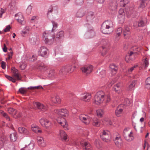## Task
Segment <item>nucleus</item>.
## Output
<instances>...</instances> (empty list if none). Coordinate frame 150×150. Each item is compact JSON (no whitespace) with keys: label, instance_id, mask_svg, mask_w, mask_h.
<instances>
[{"label":"nucleus","instance_id":"47","mask_svg":"<svg viewBox=\"0 0 150 150\" xmlns=\"http://www.w3.org/2000/svg\"><path fill=\"white\" fill-rule=\"evenodd\" d=\"M130 103V101L128 98H126L124 100V103L122 104L123 105V107L125 108V105L128 106L129 105Z\"/></svg>","mask_w":150,"mask_h":150},{"label":"nucleus","instance_id":"42","mask_svg":"<svg viewBox=\"0 0 150 150\" xmlns=\"http://www.w3.org/2000/svg\"><path fill=\"white\" fill-rule=\"evenodd\" d=\"M30 28L29 26H27L24 28V29L21 31V34L24 36V35L27 34L29 31Z\"/></svg>","mask_w":150,"mask_h":150},{"label":"nucleus","instance_id":"30","mask_svg":"<svg viewBox=\"0 0 150 150\" xmlns=\"http://www.w3.org/2000/svg\"><path fill=\"white\" fill-rule=\"evenodd\" d=\"M134 52H133L131 51L129 53V55L126 56L125 59L126 62L127 63L129 62V61L130 60H133V59L131 57L132 56L134 57Z\"/></svg>","mask_w":150,"mask_h":150},{"label":"nucleus","instance_id":"32","mask_svg":"<svg viewBox=\"0 0 150 150\" xmlns=\"http://www.w3.org/2000/svg\"><path fill=\"white\" fill-rule=\"evenodd\" d=\"M5 150H16L15 146L13 144H8L4 146Z\"/></svg>","mask_w":150,"mask_h":150},{"label":"nucleus","instance_id":"5","mask_svg":"<svg viewBox=\"0 0 150 150\" xmlns=\"http://www.w3.org/2000/svg\"><path fill=\"white\" fill-rule=\"evenodd\" d=\"M76 66L74 65L68 64L63 66L59 71L60 74H65L67 73H71L73 72L75 69Z\"/></svg>","mask_w":150,"mask_h":150},{"label":"nucleus","instance_id":"16","mask_svg":"<svg viewBox=\"0 0 150 150\" xmlns=\"http://www.w3.org/2000/svg\"><path fill=\"white\" fill-rule=\"evenodd\" d=\"M124 108H125L123 107V105L122 104L119 105L115 110L116 115L118 117H120L122 113L123 110Z\"/></svg>","mask_w":150,"mask_h":150},{"label":"nucleus","instance_id":"13","mask_svg":"<svg viewBox=\"0 0 150 150\" xmlns=\"http://www.w3.org/2000/svg\"><path fill=\"white\" fill-rule=\"evenodd\" d=\"M93 68V67L91 65L86 66L83 67L81 69L82 72L86 74L91 73Z\"/></svg>","mask_w":150,"mask_h":150},{"label":"nucleus","instance_id":"54","mask_svg":"<svg viewBox=\"0 0 150 150\" xmlns=\"http://www.w3.org/2000/svg\"><path fill=\"white\" fill-rule=\"evenodd\" d=\"M143 65L145 68H147L149 64L148 59L146 58L144 61Z\"/></svg>","mask_w":150,"mask_h":150},{"label":"nucleus","instance_id":"57","mask_svg":"<svg viewBox=\"0 0 150 150\" xmlns=\"http://www.w3.org/2000/svg\"><path fill=\"white\" fill-rule=\"evenodd\" d=\"M38 127L32 126V130L35 133H37V129H38Z\"/></svg>","mask_w":150,"mask_h":150},{"label":"nucleus","instance_id":"3","mask_svg":"<svg viewBox=\"0 0 150 150\" xmlns=\"http://www.w3.org/2000/svg\"><path fill=\"white\" fill-rule=\"evenodd\" d=\"M105 98L106 99V103H108L110 101V99L108 94H105L102 91H99L95 96L93 102L97 105L100 104L103 102Z\"/></svg>","mask_w":150,"mask_h":150},{"label":"nucleus","instance_id":"50","mask_svg":"<svg viewBox=\"0 0 150 150\" xmlns=\"http://www.w3.org/2000/svg\"><path fill=\"white\" fill-rule=\"evenodd\" d=\"M120 84L118 83L115 85L113 88V89L116 92H117V93H118L119 92H118V91L120 89Z\"/></svg>","mask_w":150,"mask_h":150},{"label":"nucleus","instance_id":"6","mask_svg":"<svg viewBox=\"0 0 150 150\" xmlns=\"http://www.w3.org/2000/svg\"><path fill=\"white\" fill-rule=\"evenodd\" d=\"M73 144L76 146H79L80 145H81L83 150H92L91 145L86 141L83 140L80 142H79L77 141H74Z\"/></svg>","mask_w":150,"mask_h":150},{"label":"nucleus","instance_id":"25","mask_svg":"<svg viewBox=\"0 0 150 150\" xmlns=\"http://www.w3.org/2000/svg\"><path fill=\"white\" fill-rule=\"evenodd\" d=\"M37 141L38 145L40 146L44 147L46 146V143L42 137H37Z\"/></svg>","mask_w":150,"mask_h":150},{"label":"nucleus","instance_id":"61","mask_svg":"<svg viewBox=\"0 0 150 150\" xmlns=\"http://www.w3.org/2000/svg\"><path fill=\"white\" fill-rule=\"evenodd\" d=\"M137 12L134 10H133L132 12H131L130 13V15L132 17H134L136 15Z\"/></svg>","mask_w":150,"mask_h":150},{"label":"nucleus","instance_id":"34","mask_svg":"<svg viewBox=\"0 0 150 150\" xmlns=\"http://www.w3.org/2000/svg\"><path fill=\"white\" fill-rule=\"evenodd\" d=\"M38 69L40 71H45L47 69V68L43 63H41L38 64Z\"/></svg>","mask_w":150,"mask_h":150},{"label":"nucleus","instance_id":"44","mask_svg":"<svg viewBox=\"0 0 150 150\" xmlns=\"http://www.w3.org/2000/svg\"><path fill=\"white\" fill-rule=\"evenodd\" d=\"M146 87L148 89H150V77L147 78L145 81Z\"/></svg>","mask_w":150,"mask_h":150},{"label":"nucleus","instance_id":"12","mask_svg":"<svg viewBox=\"0 0 150 150\" xmlns=\"http://www.w3.org/2000/svg\"><path fill=\"white\" fill-rule=\"evenodd\" d=\"M18 3L16 1L12 0L8 6V8L10 11L14 12L17 8Z\"/></svg>","mask_w":150,"mask_h":150},{"label":"nucleus","instance_id":"14","mask_svg":"<svg viewBox=\"0 0 150 150\" xmlns=\"http://www.w3.org/2000/svg\"><path fill=\"white\" fill-rule=\"evenodd\" d=\"M9 113L13 115L15 118H17L21 117V113H19L18 115H16L17 113V110L12 108H10L8 109Z\"/></svg>","mask_w":150,"mask_h":150},{"label":"nucleus","instance_id":"49","mask_svg":"<svg viewBox=\"0 0 150 150\" xmlns=\"http://www.w3.org/2000/svg\"><path fill=\"white\" fill-rule=\"evenodd\" d=\"M84 0H75V4L76 5L81 6L84 2Z\"/></svg>","mask_w":150,"mask_h":150},{"label":"nucleus","instance_id":"58","mask_svg":"<svg viewBox=\"0 0 150 150\" xmlns=\"http://www.w3.org/2000/svg\"><path fill=\"white\" fill-rule=\"evenodd\" d=\"M122 32V28L121 27L118 28L117 31V34L121 35Z\"/></svg>","mask_w":150,"mask_h":150},{"label":"nucleus","instance_id":"51","mask_svg":"<svg viewBox=\"0 0 150 150\" xmlns=\"http://www.w3.org/2000/svg\"><path fill=\"white\" fill-rule=\"evenodd\" d=\"M1 115L6 118L7 120H8L9 121L10 120V119L8 115L6 113L4 112V111H2L1 112Z\"/></svg>","mask_w":150,"mask_h":150},{"label":"nucleus","instance_id":"18","mask_svg":"<svg viewBox=\"0 0 150 150\" xmlns=\"http://www.w3.org/2000/svg\"><path fill=\"white\" fill-rule=\"evenodd\" d=\"M35 104L36 105L37 107L38 110L43 112L45 111L47 109V106L44 105L39 102H35Z\"/></svg>","mask_w":150,"mask_h":150},{"label":"nucleus","instance_id":"62","mask_svg":"<svg viewBox=\"0 0 150 150\" xmlns=\"http://www.w3.org/2000/svg\"><path fill=\"white\" fill-rule=\"evenodd\" d=\"M120 34H116V35H115V40L116 41H117L119 40L120 39Z\"/></svg>","mask_w":150,"mask_h":150},{"label":"nucleus","instance_id":"43","mask_svg":"<svg viewBox=\"0 0 150 150\" xmlns=\"http://www.w3.org/2000/svg\"><path fill=\"white\" fill-rule=\"evenodd\" d=\"M149 0H142L139 7L142 8H144L147 4V1H149Z\"/></svg>","mask_w":150,"mask_h":150},{"label":"nucleus","instance_id":"39","mask_svg":"<svg viewBox=\"0 0 150 150\" xmlns=\"http://www.w3.org/2000/svg\"><path fill=\"white\" fill-rule=\"evenodd\" d=\"M11 140L13 142L16 141L17 138V133L16 132L13 133L11 134L10 136Z\"/></svg>","mask_w":150,"mask_h":150},{"label":"nucleus","instance_id":"4","mask_svg":"<svg viewBox=\"0 0 150 150\" xmlns=\"http://www.w3.org/2000/svg\"><path fill=\"white\" fill-rule=\"evenodd\" d=\"M113 25L111 21L108 20L105 21L101 25V32L104 34H110L113 31Z\"/></svg>","mask_w":150,"mask_h":150},{"label":"nucleus","instance_id":"59","mask_svg":"<svg viewBox=\"0 0 150 150\" xmlns=\"http://www.w3.org/2000/svg\"><path fill=\"white\" fill-rule=\"evenodd\" d=\"M54 71L53 70H51L49 72L48 76L49 77H51L54 76Z\"/></svg>","mask_w":150,"mask_h":150},{"label":"nucleus","instance_id":"52","mask_svg":"<svg viewBox=\"0 0 150 150\" xmlns=\"http://www.w3.org/2000/svg\"><path fill=\"white\" fill-rule=\"evenodd\" d=\"M129 2L128 1L126 0H120V4L122 5V6L123 7H125L126 5Z\"/></svg>","mask_w":150,"mask_h":150},{"label":"nucleus","instance_id":"29","mask_svg":"<svg viewBox=\"0 0 150 150\" xmlns=\"http://www.w3.org/2000/svg\"><path fill=\"white\" fill-rule=\"evenodd\" d=\"M85 11L82 9H79L76 12V17L81 18L85 14Z\"/></svg>","mask_w":150,"mask_h":150},{"label":"nucleus","instance_id":"53","mask_svg":"<svg viewBox=\"0 0 150 150\" xmlns=\"http://www.w3.org/2000/svg\"><path fill=\"white\" fill-rule=\"evenodd\" d=\"M32 9V6L30 5H29L26 11V13L27 14L29 15L31 13Z\"/></svg>","mask_w":150,"mask_h":150},{"label":"nucleus","instance_id":"9","mask_svg":"<svg viewBox=\"0 0 150 150\" xmlns=\"http://www.w3.org/2000/svg\"><path fill=\"white\" fill-rule=\"evenodd\" d=\"M48 50L44 46L41 47L38 50V54L42 57L46 58L48 56Z\"/></svg>","mask_w":150,"mask_h":150},{"label":"nucleus","instance_id":"1","mask_svg":"<svg viewBox=\"0 0 150 150\" xmlns=\"http://www.w3.org/2000/svg\"><path fill=\"white\" fill-rule=\"evenodd\" d=\"M51 22L53 27L52 30H46L43 33L42 38L46 44L50 45L53 43L55 38V30L57 28L58 25L57 22L54 21H52Z\"/></svg>","mask_w":150,"mask_h":150},{"label":"nucleus","instance_id":"17","mask_svg":"<svg viewBox=\"0 0 150 150\" xmlns=\"http://www.w3.org/2000/svg\"><path fill=\"white\" fill-rule=\"evenodd\" d=\"M91 98V95L89 93H84L80 95V99L86 102H88Z\"/></svg>","mask_w":150,"mask_h":150},{"label":"nucleus","instance_id":"46","mask_svg":"<svg viewBox=\"0 0 150 150\" xmlns=\"http://www.w3.org/2000/svg\"><path fill=\"white\" fill-rule=\"evenodd\" d=\"M125 139L128 141H130L133 140L134 137L132 135L129 134L127 136H125Z\"/></svg>","mask_w":150,"mask_h":150},{"label":"nucleus","instance_id":"20","mask_svg":"<svg viewBox=\"0 0 150 150\" xmlns=\"http://www.w3.org/2000/svg\"><path fill=\"white\" fill-rule=\"evenodd\" d=\"M108 131L104 130L102 132V134L100 136L101 138L103 141L108 143L110 142V140L107 138L108 136Z\"/></svg>","mask_w":150,"mask_h":150},{"label":"nucleus","instance_id":"33","mask_svg":"<svg viewBox=\"0 0 150 150\" xmlns=\"http://www.w3.org/2000/svg\"><path fill=\"white\" fill-rule=\"evenodd\" d=\"M50 13H57V7L54 6L52 8H50L48 9V11L47 13L48 17L50 15Z\"/></svg>","mask_w":150,"mask_h":150},{"label":"nucleus","instance_id":"31","mask_svg":"<svg viewBox=\"0 0 150 150\" xmlns=\"http://www.w3.org/2000/svg\"><path fill=\"white\" fill-rule=\"evenodd\" d=\"M7 141L6 139L0 137V148H2L3 147L4 148V146L8 144Z\"/></svg>","mask_w":150,"mask_h":150},{"label":"nucleus","instance_id":"11","mask_svg":"<svg viewBox=\"0 0 150 150\" xmlns=\"http://www.w3.org/2000/svg\"><path fill=\"white\" fill-rule=\"evenodd\" d=\"M40 122L42 126L46 128L49 127L52 125L50 121L44 118L41 119L40 120Z\"/></svg>","mask_w":150,"mask_h":150},{"label":"nucleus","instance_id":"60","mask_svg":"<svg viewBox=\"0 0 150 150\" xmlns=\"http://www.w3.org/2000/svg\"><path fill=\"white\" fill-rule=\"evenodd\" d=\"M11 28L10 26L8 25L6 26V28L4 29V32L9 31L10 30V29Z\"/></svg>","mask_w":150,"mask_h":150},{"label":"nucleus","instance_id":"23","mask_svg":"<svg viewBox=\"0 0 150 150\" xmlns=\"http://www.w3.org/2000/svg\"><path fill=\"white\" fill-rule=\"evenodd\" d=\"M59 136L63 141H66L67 139V135L63 130H59Z\"/></svg>","mask_w":150,"mask_h":150},{"label":"nucleus","instance_id":"38","mask_svg":"<svg viewBox=\"0 0 150 150\" xmlns=\"http://www.w3.org/2000/svg\"><path fill=\"white\" fill-rule=\"evenodd\" d=\"M51 101L53 103H59L61 101L60 98L58 96L52 97Z\"/></svg>","mask_w":150,"mask_h":150},{"label":"nucleus","instance_id":"48","mask_svg":"<svg viewBox=\"0 0 150 150\" xmlns=\"http://www.w3.org/2000/svg\"><path fill=\"white\" fill-rule=\"evenodd\" d=\"M99 75L101 78L104 77L105 75V71L104 70H102L101 71L99 70Z\"/></svg>","mask_w":150,"mask_h":150},{"label":"nucleus","instance_id":"35","mask_svg":"<svg viewBox=\"0 0 150 150\" xmlns=\"http://www.w3.org/2000/svg\"><path fill=\"white\" fill-rule=\"evenodd\" d=\"M92 125L96 127H99L100 125L99 120L97 118L94 117L92 119Z\"/></svg>","mask_w":150,"mask_h":150},{"label":"nucleus","instance_id":"27","mask_svg":"<svg viewBox=\"0 0 150 150\" xmlns=\"http://www.w3.org/2000/svg\"><path fill=\"white\" fill-rule=\"evenodd\" d=\"M80 120L83 122L86 125H87L89 122V119L88 117H84V115H80L79 117Z\"/></svg>","mask_w":150,"mask_h":150},{"label":"nucleus","instance_id":"41","mask_svg":"<svg viewBox=\"0 0 150 150\" xmlns=\"http://www.w3.org/2000/svg\"><path fill=\"white\" fill-rule=\"evenodd\" d=\"M136 83L135 80L133 81L129 86L128 88L129 91H132L135 88V86Z\"/></svg>","mask_w":150,"mask_h":150},{"label":"nucleus","instance_id":"21","mask_svg":"<svg viewBox=\"0 0 150 150\" xmlns=\"http://www.w3.org/2000/svg\"><path fill=\"white\" fill-rule=\"evenodd\" d=\"M130 33L129 28L127 26H125L123 31V35L125 38L128 39L130 36Z\"/></svg>","mask_w":150,"mask_h":150},{"label":"nucleus","instance_id":"19","mask_svg":"<svg viewBox=\"0 0 150 150\" xmlns=\"http://www.w3.org/2000/svg\"><path fill=\"white\" fill-rule=\"evenodd\" d=\"M147 22L146 18L145 17L140 18L138 22V26L139 27H143L145 26Z\"/></svg>","mask_w":150,"mask_h":150},{"label":"nucleus","instance_id":"56","mask_svg":"<svg viewBox=\"0 0 150 150\" xmlns=\"http://www.w3.org/2000/svg\"><path fill=\"white\" fill-rule=\"evenodd\" d=\"M137 67V65H135L132 67H131L128 70V72L129 73H131L134 69V68H136Z\"/></svg>","mask_w":150,"mask_h":150},{"label":"nucleus","instance_id":"45","mask_svg":"<svg viewBox=\"0 0 150 150\" xmlns=\"http://www.w3.org/2000/svg\"><path fill=\"white\" fill-rule=\"evenodd\" d=\"M97 116L100 117H101L103 116L104 114V111L103 110L98 109L96 111Z\"/></svg>","mask_w":150,"mask_h":150},{"label":"nucleus","instance_id":"15","mask_svg":"<svg viewBox=\"0 0 150 150\" xmlns=\"http://www.w3.org/2000/svg\"><path fill=\"white\" fill-rule=\"evenodd\" d=\"M11 71L13 73V76L16 79L18 80H21V75L18 70L14 67H13L12 68Z\"/></svg>","mask_w":150,"mask_h":150},{"label":"nucleus","instance_id":"37","mask_svg":"<svg viewBox=\"0 0 150 150\" xmlns=\"http://www.w3.org/2000/svg\"><path fill=\"white\" fill-rule=\"evenodd\" d=\"M34 148V144L33 143L29 144L27 146L22 148L21 150H33Z\"/></svg>","mask_w":150,"mask_h":150},{"label":"nucleus","instance_id":"2","mask_svg":"<svg viewBox=\"0 0 150 150\" xmlns=\"http://www.w3.org/2000/svg\"><path fill=\"white\" fill-rule=\"evenodd\" d=\"M54 112L58 115L56 120L57 122L62 126L65 129H68L67 124L65 119L62 117H67L68 115V111L65 109H62L61 110H55Z\"/></svg>","mask_w":150,"mask_h":150},{"label":"nucleus","instance_id":"8","mask_svg":"<svg viewBox=\"0 0 150 150\" xmlns=\"http://www.w3.org/2000/svg\"><path fill=\"white\" fill-rule=\"evenodd\" d=\"M86 27L88 29L87 31L84 35V38L86 39H88L93 37L95 35V33L93 30L92 27L91 26V28L88 26Z\"/></svg>","mask_w":150,"mask_h":150},{"label":"nucleus","instance_id":"64","mask_svg":"<svg viewBox=\"0 0 150 150\" xmlns=\"http://www.w3.org/2000/svg\"><path fill=\"white\" fill-rule=\"evenodd\" d=\"M4 9L1 8L0 11V17L1 18L2 17V14L5 12Z\"/></svg>","mask_w":150,"mask_h":150},{"label":"nucleus","instance_id":"55","mask_svg":"<svg viewBox=\"0 0 150 150\" xmlns=\"http://www.w3.org/2000/svg\"><path fill=\"white\" fill-rule=\"evenodd\" d=\"M19 91L21 94H24L26 92V90L24 88H21L19 89Z\"/></svg>","mask_w":150,"mask_h":150},{"label":"nucleus","instance_id":"22","mask_svg":"<svg viewBox=\"0 0 150 150\" xmlns=\"http://www.w3.org/2000/svg\"><path fill=\"white\" fill-rule=\"evenodd\" d=\"M19 132L22 134L26 136V137L28 136L30 134V133L27 129L24 127H20L18 128Z\"/></svg>","mask_w":150,"mask_h":150},{"label":"nucleus","instance_id":"36","mask_svg":"<svg viewBox=\"0 0 150 150\" xmlns=\"http://www.w3.org/2000/svg\"><path fill=\"white\" fill-rule=\"evenodd\" d=\"M64 32L61 30L57 33L56 36V38L58 39H62L64 37Z\"/></svg>","mask_w":150,"mask_h":150},{"label":"nucleus","instance_id":"63","mask_svg":"<svg viewBox=\"0 0 150 150\" xmlns=\"http://www.w3.org/2000/svg\"><path fill=\"white\" fill-rule=\"evenodd\" d=\"M6 63L4 62H2L1 63V67L3 69H6Z\"/></svg>","mask_w":150,"mask_h":150},{"label":"nucleus","instance_id":"7","mask_svg":"<svg viewBox=\"0 0 150 150\" xmlns=\"http://www.w3.org/2000/svg\"><path fill=\"white\" fill-rule=\"evenodd\" d=\"M95 17V15L93 12L92 11L89 12L86 19V23L85 24L84 26L85 27H87L88 26L91 28V26L90 24L92 23Z\"/></svg>","mask_w":150,"mask_h":150},{"label":"nucleus","instance_id":"10","mask_svg":"<svg viewBox=\"0 0 150 150\" xmlns=\"http://www.w3.org/2000/svg\"><path fill=\"white\" fill-rule=\"evenodd\" d=\"M15 19L18 22L22 25H24L25 23L23 16L22 13H19L15 15Z\"/></svg>","mask_w":150,"mask_h":150},{"label":"nucleus","instance_id":"28","mask_svg":"<svg viewBox=\"0 0 150 150\" xmlns=\"http://www.w3.org/2000/svg\"><path fill=\"white\" fill-rule=\"evenodd\" d=\"M38 36L37 35H34L30 38V42L31 45H35L38 41Z\"/></svg>","mask_w":150,"mask_h":150},{"label":"nucleus","instance_id":"26","mask_svg":"<svg viewBox=\"0 0 150 150\" xmlns=\"http://www.w3.org/2000/svg\"><path fill=\"white\" fill-rule=\"evenodd\" d=\"M109 68L111 69L112 75L115 74L118 69V66L114 64H110L109 66Z\"/></svg>","mask_w":150,"mask_h":150},{"label":"nucleus","instance_id":"40","mask_svg":"<svg viewBox=\"0 0 150 150\" xmlns=\"http://www.w3.org/2000/svg\"><path fill=\"white\" fill-rule=\"evenodd\" d=\"M96 147L100 150H102V144L99 140H96L95 142Z\"/></svg>","mask_w":150,"mask_h":150},{"label":"nucleus","instance_id":"24","mask_svg":"<svg viewBox=\"0 0 150 150\" xmlns=\"http://www.w3.org/2000/svg\"><path fill=\"white\" fill-rule=\"evenodd\" d=\"M114 141L117 147L120 148L122 146V141L120 137H116Z\"/></svg>","mask_w":150,"mask_h":150}]
</instances>
